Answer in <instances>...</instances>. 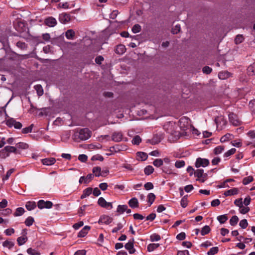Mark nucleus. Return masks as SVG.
Wrapping results in <instances>:
<instances>
[{"label": "nucleus", "instance_id": "1", "mask_svg": "<svg viewBox=\"0 0 255 255\" xmlns=\"http://www.w3.org/2000/svg\"><path fill=\"white\" fill-rule=\"evenodd\" d=\"M176 125L172 123H169L164 125V128L167 133L170 134L169 139L174 142L177 140L182 136V133L175 130Z\"/></svg>", "mask_w": 255, "mask_h": 255}, {"label": "nucleus", "instance_id": "2", "mask_svg": "<svg viewBox=\"0 0 255 255\" xmlns=\"http://www.w3.org/2000/svg\"><path fill=\"white\" fill-rule=\"evenodd\" d=\"M91 131L88 128H77L74 134L75 140H86L91 137Z\"/></svg>", "mask_w": 255, "mask_h": 255}, {"label": "nucleus", "instance_id": "3", "mask_svg": "<svg viewBox=\"0 0 255 255\" xmlns=\"http://www.w3.org/2000/svg\"><path fill=\"white\" fill-rule=\"evenodd\" d=\"M143 98H145L143 99L145 101V104L152 105L154 107H158L160 105L159 101L160 100V99L162 97H142Z\"/></svg>", "mask_w": 255, "mask_h": 255}, {"label": "nucleus", "instance_id": "4", "mask_svg": "<svg viewBox=\"0 0 255 255\" xmlns=\"http://www.w3.org/2000/svg\"><path fill=\"white\" fill-rule=\"evenodd\" d=\"M5 124L9 128L13 127L15 129H20L22 127V125L21 123L17 122L13 118L9 117L5 120Z\"/></svg>", "mask_w": 255, "mask_h": 255}, {"label": "nucleus", "instance_id": "5", "mask_svg": "<svg viewBox=\"0 0 255 255\" xmlns=\"http://www.w3.org/2000/svg\"><path fill=\"white\" fill-rule=\"evenodd\" d=\"M179 126L183 131L186 130L190 126V119L186 117H183L179 121Z\"/></svg>", "mask_w": 255, "mask_h": 255}, {"label": "nucleus", "instance_id": "6", "mask_svg": "<svg viewBox=\"0 0 255 255\" xmlns=\"http://www.w3.org/2000/svg\"><path fill=\"white\" fill-rule=\"evenodd\" d=\"M228 117L230 123L233 126H239L241 125V121L236 114L233 113H230L228 115Z\"/></svg>", "mask_w": 255, "mask_h": 255}, {"label": "nucleus", "instance_id": "7", "mask_svg": "<svg viewBox=\"0 0 255 255\" xmlns=\"http://www.w3.org/2000/svg\"><path fill=\"white\" fill-rule=\"evenodd\" d=\"M209 164V161L208 159L200 157L197 158L195 162V166L197 168H199L200 167H205Z\"/></svg>", "mask_w": 255, "mask_h": 255}, {"label": "nucleus", "instance_id": "8", "mask_svg": "<svg viewBox=\"0 0 255 255\" xmlns=\"http://www.w3.org/2000/svg\"><path fill=\"white\" fill-rule=\"evenodd\" d=\"M52 205L53 203L49 201H45L43 200H40L37 203V206L40 209L43 208L50 209L52 208Z\"/></svg>", "mask_w": 255, "mask_h": 255}, {"label": "nucleus", "instance_id": "9", "mask_svg": "<svg viewBox=\"0 0 255 255\" xmlns=\"http://www.w3.org/2000/svg\"><path fill=\"white\" fill-rule=\"evenodd\" d=\"M215 122L216 124L217 128L219 129H222L226 124V121L224 117L221 116L215 118Z\"/></svg>", "mask_w": 255, "mask_h": 255}, {"label": "nucleus", "instance_id": "10", "mask_svg": "<svg viewBox=\"0 0 255 255\" xmlns=\"http://www.w3.org/2000/svg\"><path fill=\"white\" fill-rule=\"evenodd\" d=\"M44 23L49 27H53L56 25L57 22L54 17L49 16L44 19Z\"/></svg>", "mask_w": 255, "mask_h": 255}, {"label": "nucleus", "instance_id": "11", "mask_svg": "<svg viewBox=\"0 0 255 255\" xmlns=\"http://www.w3.org/2000/svg\"><path fill=\"white\" fill-rule=\"evenodd\" d=\"M70 20L71 16L68 13L63 12L60 14L59 15V20L61 23L63 24H66L69 22Z\"/></svg>", "mask_w": 255, "mask_h": 255}, {"label": "nucleus", "instance_id": "12", "mask_svg": "<svg viewBox=\"0 0 255 255\" xmlns=\"http://www.w3.org/2000/svg\"><path fill=\"white\" fill-rule=\"evenodd\" d=\"M134 239H130L128 242L125 245V248L127 250L130 254H132L135 253V249L133 246Z\"/></svg>", "mask_w": 255, "mask_h": 255}, {"label": "nucleus", "instance_id": "13", "mask_svg": "<svg viewBox=\"0 0 255 255\" xmlns=\"http://www.w3.org/2000/svg\"><path fill=\"white\" fill-rule=\"evenodd\" d=\"M56 162V159L54 157L46 158L41 159V162L43 165L50 166L54 164Z\"/></svg>", "mask_w": 255, "mask_h": 255}, {"label": "nucleus", "instance_id": "14", "mask_svg": "<svg viewBox=\"0 0 255 255\" xmlns=\"http://www.w3.org/2000/svg\"><path fill=\"white\" fill-rule=\"evenodd\" d=\"M16 151V147L9 145L5 146L3 149L1 150V153L6 152V154L8 153L9 154L10 153H15Z\"/></svg>", "mask_w": 255, "mask_h": 255}, {"label": "nucleus", "instance_id": "15", "mask_svg": "<svg viewBox=\"0 0 255 255\" xmlns=\"http://www.w3.org/2000/svg\"><path fill=\"white\" fill-rule=\"evenodd\" d=\"M123 134L120 132H116L113 133L112 139L115 142H120L122 140Z\"/></svg>", "mask_w": 255, "mask_h": 255}, {"label": "nucleus", "instance_id": "16", "mask_svg": "<svg viewBox=\"0 0 255 255\" xmlns=\"http://www.w3.org/2000/svg\"><path fill=\"white\" fill-rule=\"evenodd\" d=\"M90 227L88 226H85L78 233V237L79 238H83L88 234Z\"/></svg>", "mask_w": 255, "mask_h": 255}, {"label": "nucleus", "instance_id": "17", "mask_svg": "<svg viewBox=\"0 0 255 255\" xmlns=\"http://www.w3.org/2000/svg\"><path fill=\"white\" fill-rule=\"evenodd\" d=\"M239 192V190L237 188H233L230 190H228L225 191L224 193V195L225 196H232L234 195H237Z\"/></svg>", "mask_w": 255, "mask_h": 255}, {"label": "nucleus", "instance_id": "18", "mask_svg": "<svg viewBox=\"0 0 255 255\" xmlns=\"http://www.w3.org/2000/svg\"><path fill=\"white\" fill-rule=\"evenodd\" d=\"M232 74L228 71L220 72L218 74V77L222 80L226 79L231 76Z\"/></svg>", "mask_w": 255, "mask_h": 255}, {"label": "nucleus", "instance_id": "19", "mask_svg": "<svg viewBox=\"0 0 255 255\" xmlns=\"http://www.w3.org/2000/svg\"><path fill=\"white\" fill-rule=\"evenodd\" d=\"M93 189L91 187L87 188L83 191V194L81 196V199H83L90 195L92 193Z\"/></svg>", "mask_w": 255, "mask_h": 255}, {"label": "nucleus", "instance_id": "20", "mask_svg": "<svg viewBox=\"0 0 255 255\" xmlns=\"http://www.w3.org/2000/svg\"><path fill=\"white\" fill-rule=\"evenodd\" d=\"M26 233L25 232L24 235H23V236H22L21 237H18L17 239V244L19 246H22L23 244H24L26 243V242L27 241V238L26 236Z\"/></svg>", "mask_w": 255, "mask_h": 255}, {"label": "nucleus", "instance_id": "21", "mask_svg": "<svg viewBox=\"0 0 255 255\" xmlns=\"http://www.w3.org/2000/svg\"><path fill=\"white\" fill-rule=\"evenodd\" d=\"M128 203L129 206L132 208H136L138 206V202L135 197L132 198L130 199Z\"/></svg>", "mask_w": 255, "mask_h": 255}, {"label": "nucleus", "instance_id": "22", "mask_svg": "<svg viewBox=\"0 0 255 255\" xmlns=\"http://www.w3.org/2000/svg\"><path fill=\"white\" fill-rule=\"evenodd\" d=\"M247 73L249 76L255 75V62L251 64L247 69Z\"/></svg>", "mask_w": 255, "mask_h": 255}, {"label": "nucleus", "instance_id": "23", "mask_svg": "<svg viewBox=\"0 0 255 255\" xmlns=\"http://www.w3.org/2000/svg\"><path fill=\"white\" fill-rule=\"evenodd\" d=\"M93 172L96 177L100 176H104V174L102 173L101 168L100 167L96 166L93 168Z\"/></svg>", "mask_w": 255, "mask_h": 255}, {"label": "nucleus", "instance_id": "24", "mask_svg": "<svg viewBox=\"0 0 255 255\" xmlns=\"http://www.w3.org/2000/svg\"><path fill=\"white\" fill-rule=\"evenodd\" d=\"M36 207V203L34 201H28L26 202L25 205V207L28 211H31L34 209Z\"/></svg>", "mask_w": 255, "mask_h": 255}, {"label": "nucleus", "instance_id": "25", "mask_svg": "<svg viewBox=\"0 0 255 255\" xmlns=\"http://www.w3.org/2000/svg\"><path fill=\"white\" fill-rule=\"evenodd\" d=\"M75 35L74 31L72 29L68 30L65 33V36L68 39H73Z\"/></svg>", "mask_w": 255, "mask_h": 255}, {"label": "nucleus", "instance_id": "26", "mask_svg": "<svg viewBox=\"0 0 255 255\" xmlns=\"http://www.w3.org/2000/svg\"><path fill=\"white\" fill-rule=\"evenodd\" d=\"M126 48L124 45L120 44L117 46L116 53L118 54H123L126 51Z\"/></svg>", "mask_w": 255, "mask_h": 255}, {"label": "nucleus", "instance_id": "27", "mask_svg": "<svg viewBox=\"0 0 255 255\" xmlns=\"http://www.w3.org/2000/svg\"><path fill=\"white\" fill-rule=\"evenodd\" d=\"M100 221L102 223L109 224L112 222V219L109 216H103L101 217Z\"/></svg>", "mask_w": 255, "mask_h": 255}, {"label": "nucleus", "instance_id": "28", "mask_svg": "<svg viewBox=\"0 0 255 255\" xmlns=\"http://www.w3.org/2000/svg\"><path fill=\"white\" fill-rule=\"evenodd\" d=\"M147 198V202L149 204L148 206H150L155 200V195L152 193H150L148 194Z\"/></svg>", "mask_w": 255, "mask_h": 255}, {"label": "nucleus", "instance_id": "29", "mask_svg": "<svg viewBox=\"0 0 255 255\" xmlns=\"http://www.w3.org/2000/svg\"><path fill=\"white\" fill-rule=\"evenodd\" d=\"M233 137V134L230 133H227L224 136H222L220 138V141L221 142H225L228 140H231Z\"/></svg>", "mask_w": 255, "mask_h": 255}, {"label": "nucleus", "instance_id": "30", "mask_svg": "<svg viewBox=\"0 0 255 255\" xmlns=\"http://www.w3.org/2000/svg\"><path fill=\"white\" fill-rule=\"evenodd\" d=\"M128 208V206L127 205H119L117 209V212L119 213L120 214H123L126 210H127Z\"/></svg>", "mask_w": 255, "mask_h": 255}, {"label": "nucleus", "instance_id": "31", "mask_svg": "<svg viewBox=\"0 0 255 255\" xmlns=\"http://www.w3.org/2000/svg\"><path fill=\"white\" fill-rule=\"evenodd\" d=\"M250 91L248 90V88H238V94L240 95L241 96H245L247 94L250 95L251 94L249 93Z\"/></svg>", "mask_w": 255, "mask_h": 255}, {"label": "nucleus", "instance_id": "32", "mask_svg": "<svg viewBox=\"0 0 255 255\" xmlns=\"http://www.w3.org/2000/svg\"><path fill=\"white\" fill-rule=\"evenodd\" d=\"M137 156L141 160L145 161L148 157L147 154L143 152H137Z\"/></svg>", "mask_w": 255, "mask_h": 255}, {"label": "nucleus", "instance_id": "33", "mask_svg": "<svg viewBox=\"0 0 255 255\" xmlns=\"http://www.w3.org/2000/svg\"><path fill=\"white\" fill-rule=\"evenodd\" d=\"M154 171V168L152 166L148 165L144 168V173L147 175H149L152 174Z\"/></svg>", "mask_w": 255, "mask_h": 255}, {"label": "nucleus", "instance_id": "34", "mask_svg": "<svg viewBox=\"0 0 255 255\" xmlns=\"http://www.w3.org/2000/svg\"><path fill=\"white\" fill-rule=\"evenodd\" d=\"M11 210L9 208H6L4 209H0V215L6 216L11 213Z\"/></svg>", "mask_w": 255, "mask_h": 255}, {"label": "nucleus", "instance_id": "35", "mask_svg": "<svg viewBox=\"0 0 255 255\" xmlns=\"http://www.w3.org/2000/svg\"><path fill=\"white\" fill-rule=\"evenodd\" d=\"M224 149L223 145H219L214 148V153L216 155L219 154L224 150Z\"/></svg>", "mask_w": 255, "mask_h": 255}, {"label": "nucleus", "instance_id": "36", "mask_svg": "<svg viewBox=\"0 0 255 255\" xmlns=\"http://www.w3.org/2000/svg\"><path fill=\"white\" fill-rule=\"evenodd\" d=\"M211 231L210 228L209 226L206 225L203 227L201 231V234L202 236H205L208 234Z\"/></svg>", "mask_w": 255, "mask_h": 255}, {"label": "nucleus", "instance_id": "37", "mask_svg": "<svg viewBox=\"0 0 255 255\" xmlns=\"http://www.w3.org/2000/svg\"><path fill=\"white\" fill-rule=\"evenodd\" d=\"M34 89L37 92V96H42L43 94L42 87L40 85H37L34 86Z\"/></svg>", "mask_w": 255, "mask_h": 255}, {"label": "nucleus", "instance_id": "38", "mask_svg": "<svg viewBox=\"0 0 255 255\" xmlns=\"http://www.w3.org/2000/svg\"><path fill=\"white\" fill-rule=\"evenodd\" d=\"M159 246V244H150L149 245H148L147 246V251L148 252H152L155 249H157V248H158Z\"/></svg>", "mask_w": 255, "mask_h": 255}, {"label": "nucleus", "instance_id": "39", "mask_svg": "<svg viewBox=\"0 0 255 255\" xmlns=\"http://www.w3.org/2000/svg\"><path fill=\"white\" fill-rule=\"evenodd\" d=\"M24 209L22 207H18L16 209L15 212L14 213V216H21L24 213Z\"/></svg>", "mask_w": 255, "mask_h": 255}, {"label": "nucleus", "instance_id": "40", "mask_svg": "<svg viewBox=\"0 0 255 255\" xmlns=\"http://www.w3.org/2000/svg\"><path fill=\"white\" fill-rule=\"evenodd\" d=\"M206 174H207L204 173V170L202 169H197L194 172L195 176L197 177L198 178H201V177Z\"/></svg>", "mask_w": 255, "mask_h": 255}, {"label": "nucleus", "instance_id": "41", "mask_svg": "<svg viewBox=\"0 0 255 255\" xmlns=\"http://www.w3.org/2000/svg\"><path fill=\"white\" fill-rule=\"evenodd\" d=\"M14 243L9 241H5L2 243V246L4 247L7 248L9 249H11L14 246Z\"/></svg>", "mask_w": 255, "mask_h": 255}, {"label": "nucleus", "instance_id": "42", "mask_svg": "<svg viewBox=\"0 0 255 255\" xmlns=\"http://www.w3.org/2000/svg\"><path fill=\"white\" fill-rule=\"evenodd\" d=\"M34 218L31 216L27 217L25 221V224L26 226H31L34 222Z\"/></svg>", "mask_w": 255, "mask_h": 255}, {"label": "nucleus", "instance_id": "43", "mask_svg": "<svg viewBox=\"0 0 255 255\" xmlns=\"http://www.w3.org/2000/svg\"><path fill=\"white\" fill-rule=\"evenodd\" d=\"M239 221V218L237 216H233L230 220V224L231 226L236 225Z\"/></svg>", "mask_w": 255, "mask_h": 255}, {"label": "nucleus", "instance_id": "44", "mask_svg": "<svg viewBox=\"0 0 255 255\" xmlns=\"http://www.w3.org/2000/svg\"><path fill=\"white\" fill-rule=\"evenodd\" d=\"M236 149L234 148H231V149L228 150L224 154V157L225 158H228L231 155H233L235 153Z\"/></svg>", "mask_w": 255, "mask_h": 255}, {"label": "nucleus", "instance_id": "45", "mask_svg": "<svg viewBox=\"0 0 255 255\" xmlns=\"http://www.w3.org/2000/svg\"><path fill=\"white\" fill-rule=\"evenodd\" d=\"M219 251V248L217 247H212L210 249V250L208 252V255H214L216 254Z\"/></svg>", "mask_w": 255, "mask_h": 255}, {"label": "nucleus", "instance_id": "46", "mask_svg": "<svg viewBox=\"0 0 255 255\" xmlns=\"http://www.w3.org/2000/svg\"><path fill=\"white\" fill-rule=\"evenodd\" d=\"M217 220L221 224H224L228 220V217L226 215H222L218 216Z\"/></svg>", "mask_w": 255, "mask_h": 255}, {"label": "nucleus", "instance_id": "47", "mask_svg": "<svg viewBox=\"0 0 255 255\" xmlns=\"http://www.w3.org/2000/svg\"><path fill=\"white\" fill-rule=\"evenodd\" d=\"M254 180V178L252 176H249L246 177H245L243 180V183L244 185H248L251 182H252Z\"/></svg>", "mask_w": 255, "mask_h": 255}, {"label": "nucleus", "instance_id": "48", "mask_svg": "<svg viewBox=\"0 0 255 255\" xmlns=\"http://www.w3.org/2000/svg\"><path fill=\"white\" fill-rule=\"evenodd\" d=\"M141 141V139L139 135L135 136L132 140V143L134 145H138Z\"/></svg>", "mask_w": 255, "mask_h": 255}, {"label": "nucleus", "instance_id": "49", "mask_svg": "<svg viewBox=\"0 0 255 255\" xmlns=\"http://www.w3.org/2000/svg\"><path fill=\"white\" fill-rule=\"evenodd\" d=\"M88 206V205H84L81 206L78 210V213L79 216L81 217L85 214V211L86 207Z\"/></svg>", "mask_w": 255, "mask_h": 255}, {"label": "nucleus", "instance_id": "50", "mask_svg": "<svg viewBox=\"0 0 255 255\" xmlns=\"http://www.w3.org/2000/svg\"><path fill=\"white\" fill-rule=\"evenodd\" d=\"M153 164L157 167H159L162 165L163 160L160 158L156 159L153 161Z\"/></svg>", "mask_w": 255, "mask_h": 255}, {"label": "nucleus", "instance_id": "51", "mask_svg": "<svg viewBox=\"0 0 255 255\" xmlns=\"http://www.w3.org/2000/svg\"><path fill=\"white\" fill-rule=\"evenodd\" d=\"M27 253L30 255H40V254L37 251L31 248L27 250Z\"/></svg>", "mask_w": 255, "mask_h": 255}, {"label": "nucleus", "instance_id": "52", "mask_svg": "<svg viewBox=\"0 0 255 255\" xmlns=\"http://www.w3.org/2000/svg\"><path fill=\"white\" fill-rule=\"evenodd\" d=\"M244 40V38L242 35H238L235 39V42L236 44L242 43Z\"/></svg>", "mask_w": 255, "mask_h": 255}, {"label": "nucleus", "instance_id": "53", "mask_svg": "<svg viewBox=\"0 0 255 255\" xmlns=\"http://www.w3.org/2000/svg\"><path fill=\"white\" fill-rule=\"evenodd\" d=\"M162 171L163 172L168 174H174L173 170L170 167L167 166H164L162 168Z\"/></svg>", "mask_w": 255, "mask_h": 255}, {"label": "nucleus", "instance_id": "54", "mask_svg": "<svg viewBox=\"0 0 255 255\" xmlns=\"http://www.w3.org/2000/svg\"><path fill=\"white\" fill-rule=\"evenodd\" d=\"M141 26L138 24H136L133 25L132 28V31L134 33H136L140 31L141 30Z\"/></svg>", "mask_w": 255, "mask_h": 255}, {"label": "nucleus", "instance_id": "55", "mask_svg": "<svg viewBox=\"0 0 255 255\" xmlns=\"http://www.w3.org/2000/svg\"><path fill=\"white\" fill-rule=\"evenodd\" d=\"M33 127V124H31L29 127L22 128V132L24 134L31 132L32 131V129Z\"/></svg>", "mask_w": 255, "mask_h": 255}, {"label": "nucleus", "instance_id": "56", "mask_svg": "<svg viewBox=\"0 0 255 255\" xmlns=\"http://www.w3.org/2000/svg\"><path fill=\"white\" fill-rule=\"evenodd\" d=\"M234 204L239 208L243 207V202L242 198L237 199L234 201Z\"/></svg>", "mask_w": 255, "mask_h": 255}, {"label": "nucleus", "instance_id": "57", "mask_svg": "<svg viewBox=\"0 0 255 255\" xmlns=\"http://www.w3.org/2000/svg\"><path fill=\"white\" fill-rule=\"evenodd\" d=\"M185 166V162L183 160H177L175 163V166L177 168H180Z\"/></svg>", "mask_w": 255, "mask_h": 255}, {"label": "nucleus", "instance_id": "58", "mask_svg": "<svg viewBox=\"0 0 255 255\" xmlns=\"http://www.w3.org/2000/svg\"><path fill=\"white\" fill-rule=\"evenodd\" d=\"M160 239V236L156 234H153L150 236V240L152 242L158 241Z\"/></svg>", "mask_w": 255, "mask_h": 255}, {"label": "nucleus", "instance_id": "59", "mask_svg": "<svg viewBox=\"0 0 255 255\" xmlns=\"http://www.w3.org/2000/svg\"><path fill=\"white\" fill-rule=\"evenodd\" d=\"M180 204L182 207L185 208L187 206V196H184L181 200Z\"/></svg>", "mask_w": 255, "mask_h": 255}, {"label": "nucleus", "instance_id": "60", "mask_svg": "<svg viewBox=\"0 0 255 255\" xmlns=\"http://www.w3.org/2000/svg\"><path fill=\"white\" fill-rule=\"evenodd\" d=\"M249 106L252 112L255 113V99L251 100L249 102Z\"/></svg>", "mask_w": 255, "mask_h": 255}, {"label": "nucleus", "instance_id": "61", "mask_svg": "<svg viewBox=\"0 0 255 255\" xmlns=\"http://www.w3.org/2000/svg\"><path fill=\"white\" fill-rule=\"evenodd\" d=\"M239 225L242 229H246L248 225L247 220L246 219L242 220L240 222Z\"/></svg>", "mask_w": 255, "mask_h": 255}, {"label": "nucleus", "instance_id": "62", "mask_svg": "<svg viewBox=\"0 0 255 255\" xmlns=\"http://www.w3.org/2000/svg\"><path fill=\"white\" fill-rule=\"evenodd\" d=\"M16 46L22 50L25 49L27 48V45L25 42L18 41L16 43Z\"/></svg>", "mask_w": 255, "mask_h": 255}, {"label": "nucleus", "instance_id": "63", "mask_svg": "<svg viewBox=\"0 0 255 255\" xmlns=\"http://www.w3.org/2000/svg\"><path fill=\"white\" fill-rule=\"evenodd\" d=\"M123 228V225L122 223H118L117 227L114 228L112 231V233H117L119 230H121Z\"/></svg>", "mask_w": 255, "mask_h": 255}, {"label": "nucleus", "instance_id": "64", "mask_svg": "<svg viewBox=\"0 0 255 255\" xmlns=\"http://www.w3.org/2000/svg\"><path fill=\"white\" fill-rule=\"evenodd\" d=\"M107 201L103 197H100L98 201V203L99 206L104 208Z\"/></svg>", "mask_w": 255, "mask_h": 255}]
</instances>
